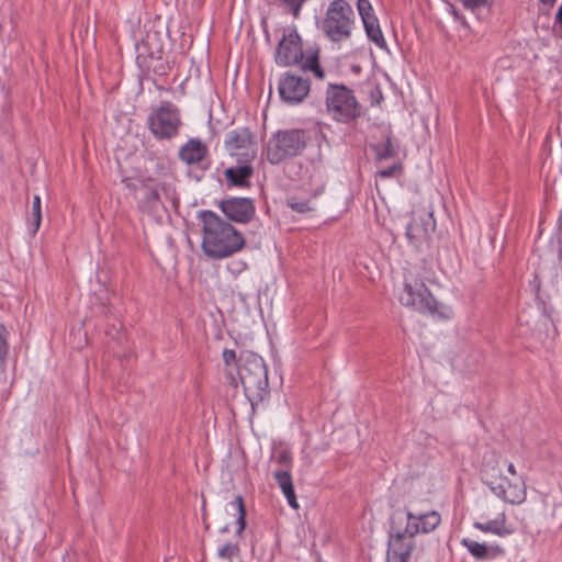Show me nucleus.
Returning <instances> with one entry per match:
<instances>
[{"mask_svg":"<svg viewBox=\"0 0 562 562\" xmlns=\"http://www.w3.org/2000/svg\"><path fill=\"white\" fill-rule=\"evenodd\" d=\"M147 127L157 140H170L176 138L182 126L180 110L171 101H161L149 113Z\"/></svg>","mask_w":562,"mask_h":562,"instance_id":"nucleus-6","label":"nucleus"},{"mask_svg":"<svg viewBox=\"0 0 562 562\" xmlns=\"http://www.w3.org/2000/svg\"><path fill=\"white\" fill-rule=\"evenodd\" d=\"M540 3H542L543 5H547L548 8H552L557 0H539Z\"/></svg>","mask_w":562,"mask_h":562,"instance_id":"nucleus-39","label":"nucleus"},{"mask_svg":"<svg viewBox=\"0 0 562 562\" xmlns=\"http://www.w3.org/2000/svg\"><path fill=\"white\" fill-rule=\"evenodd\" d=\"M42 222V209H41V198L40 195L33 196L32 202V212L31 218L29 223L30 235L34 237L41 227Z\"/></svg>","mask_w":562,"mask_h":562,"instance_id":"nucleus-28","label":"nucleus"},{"mask_svg":"<svg viewBox=\"0 0 562 562\" xmlns=\"http://www.w3.org/2000/svg\"><path fill=\"white\" fill-rule=\"evenodd\" d=\"M8 335L9 331L3 324H0V362L4 363L5 358L9 352V344H8Z\"/></svg>","mask_w":562,"mask_h":562,"instance_id":"nucleus-34","label":"nucleus"},{"mask_svg":"<svg viewBox=\"0 0 562 562\" xmlns=\"http://www.w3.org/2000/svg\"><path fill=\"white\" fill-rule=\"evenodd\" d=\"M138 79L140 82L147 80L150 81L156 89L167 90L164 85L159 83L157 78H166L172 69V63L165 60L161 56L160 59L155 60L154 64H148L146 67H138Z\"/></svg>","mask_w":562,"mask_h":562,"instance_id":"nucleus-20","label":"nucleus"},{"mask_svg":"<svg viewBox=\"0 0 562 562\" xmlns=\"http://www.w3.org/2000/svg\"><path fill=\"white\" fill-rule=\"evenodd\" d=\"M436 229V221L432 212H426L418 218H412L406 225L405 236L408 244L416 250H420L423 245L428 243L431 234Z\"/></svg>","mask_w":562,"mask_h":562,"instance_id":"nucleus-13","label":"nucleus"},{"mask_svg":"<svg viewBox=\"0 0 562 562\" xmlns=\"http://www.w3.org/2000/svg\"><path fill=\"white\" fill-rule=\"evenodd\" d=\"M124 182H126V187L128 189H134V184H132L131 182H127V180H124Z\"/></svg>","mask_w":562,"mask_h":562,"instance_id":"nucleus-43","label":"nucleus"},{"mask_svg":"<svg viewBox=\"0 0 562 562\" xmlns=\"http://www.w3.org/2000/svg\"><path fill=\"white\" fill-rule=\"evenodd\" d=\"M404 171V167L402 162L393 164L392 166H389L386 168L380 169L376 172V176H379L382 179H387L396 176H401Z\"/></svg>","mask_w":562,"mask_h":562,"instance_id":"nucleus-32","label":"nucleus"},{"mask_svg":"<svg viewBox=\"0 0 562 562\" xmlns=\"http://www.w3.org/2000/svg\"><path fill=\"white\" fill-rule=\"evenodd\" d=\"M232 507L237 510V530L236 535L240 536L246 528V507L241 495H237L233 502L229 503Z\"/></svg>","mask_w":562,"mask_h":562,"instance_id":"nucleus-29","label":"nucleus"},{"mask_svg":"<svg viewBox=\"0 0 562 562\" xmlns=\"http://www.w3.org/2000/svg\"><path fill=\"white\" fill-rule=\"evenodd\" d=\"M480 476L495 496L509 504H519V501L522 498L520 487H513L505 492L501 485L504 481L503 469L495 452L484 454Z\"/></svg>","mask_w":562,"mask_h":562,"instance_id":"nucleus-7","label":"nucleus"},{"mask_svg":"<svg viewBox=\"0 0 562 562\" xmlns=\"http://www.w3.org/2000/svg\"><path fill=\"white\" fill-rule=\"evenodd\" d=\"M306 53L303 50L301 35L295 27L284 30L276 49L274 61L282 67L301 65Z\"/></svg>","mask_w":562,"mask_h":562,"instance_id":"nucleus-9","label":"nucleus"},{"mask_svg":"<svg viewBox=\"0 0 562 562\" xmlns=\"http://www.w3.org/2000/svg\"><path fill=\"white\" fill-rule=\"evenodd\" d=\"M372 97H373V98H374V97L376 98V100H375V102H376V103H380V101L383 99V97H382V92H381V91L372 92Z\"/></svg>","mask_w":562,"mask_h":562,"instance_id":"nucleus-40","label":"nucleus"},{"mask_svg":"<svg viewBox=\"0 0 562 562\" xmlns=\"http://www.w3.org/2000/svg\"><path fill=\"white\" fill-rule=\"evenodd\" d=\"M530 285H531L532 290H535V292L538 294V292L540 290V279L538 276L533 277V280L530 281Z\"/></svg>","mask_w":562,"mask_h":562,"instance_id":"nucleus-38","label":"nucleus"},{"mask_svg":"<svg viewBox=\"0 0 562 562\" xmlns=\"http://www.w3.org/2000/svg\"><path fill=\"white\" fill-rule=\"evenodd\" d=\"M325 105L327 113L338 123H353L363 114L353 90L342 83H328Z\"/></svg>","mask_w":562,"mask_h":562,"instance_id":"nucleus-4","label":"nucleus"},{"mask_svg":"<svg viewBox=\"0 0 562 562\" xmlns=\"http://www.w3.org/2000/svg\"><path fill=\"white\" fill-rule=\"evenodd\" d=\"M198 217L202 222L201 248L205 256L220 260L244 248L246 240L243 234L215 212L203 210L199 212Z\"/></svg>","mask_w":562,"mask_h":562,"instance_id":"nucleus-1","label":"nucleus"},{"mask_svg":"<svg viewBox=\"0 0 562 562\" xmlns=\"http://www.w3.org/2000/svg\"><path fill=\"white\" fill-rule=\"evenodd\" d=\"M143 189L145 190V194L137 203L139 211L143 213L154 215L158 213L160 209L166 210L160 198V191H162L173 204L178 202V200L172 196L175 191L171 186L166 182H161L155 188L144 184Z\"/></svg>","mask_w":562,"mask_h":562,"instance_id":"nucleus-18","label":"nucleus"},{"mask_svg":"<svg viewBox=\"0 0 562 562\" xmlns=\"http://www.w3.org/2000/svg\"><path fill=\"white\" fill-rule=\"evenodd\" d=\"M508 472L512 474V475H515L516 474V469H515V465L513 463H509L508 464V468H507Z\"/></svg>","mask_w":562,"mask_h":562,"instance_id":"nucleus-42","label":"nucleus"},{"mask_svg":"<svg viewBox=\"0 0 562 562\" xmlns=\"http://www.w3.org/2000/svg\"><path fill=\"white\" fill-rule=\"evenodd\" d=\"M372 150L375 153V159L378 161L391 159L398 154V143L393 137L392 132H389L385 136V142L383 144L372 145Z\"/></svg>","mask_w":562,"mask_h":562,"instance_id":"nucleus-25","label":"nucleus"},{"mask_svg":"<svg viewBox=\"0 0 562 562\" xmlns=\"http://www.w3.org/2000/svg\"><path fill=\"white\" fill-rule=\"evenodd\" d=\"M372 97H373V98H374V97L376 98V100H375V102H376V103H380V101L383 99V97H382V92H381V91L372 92Z\"/></svg>","mask_w":562,"mask_h":562,"instance_id":"nucleus-41","label":"nucleus"},{"mask_svg":"<svg viewBox=\"0 0 562 562\" xmlns=\"http://www.w3.org/2000/svg\"><path fill=\"white\" fill-rule=\"evenodd\" d=\"M277 462L283 467L284 469H288L290 471L291 463H292V456L289 451L282 450L277 456Z\"/></svg>","mask_w":562,"mask_h":562,"instance_id":"nucleus-36","label":"nucleus"},{"mask_svg":"<svg viewBox=\"0 0 562 562\" xmlns=\"http://www.w3.org/2000/svg\"><path fill=\"white\" fill-rule=\"evenodd\" d=\"M501 485L505 490V492L513 487H520L522 498L519 501V504H521L526 499V488L524 482L513 484L507 480V477L504 476V481L501 483Z\"/></svg>","mask_w":562,"mask_h":562,"instance_id":"nucleus-37","label":"nucleus"},{"mask_svg":"<svg viewBox=\"0 0 562 562\" xmlns=\"http://www.w3.org/2000/svg\"><path fill=\"white\" fill-rule=\"evenodd\" d=\"M312 142L310 130L285 128L278 130L269 138L266 147V159L271 165L301 156Z\"/></svg>","mask_w":562,"mask_h":562,"instance_id":"nucleus-3","label":"nucleus"},{"mask_svg":"<svg viewBox=\"0 0 562 562\" xmlns=\"http://www.w3.org/2000/svg\"><path fill=\"white\" fill-rule=\"evenodd\" d=\"M273 476L283 495L285 496L289 505L292 508L297 509L299 504L290 471L288 469H280L274 472Z\"/></svg>","mask_w":562,"mask_h":562,"instance_id":"nucleus-23","label":"nucleus"},{"mask_svg":"<svg viewBox=\"0 0 562 562\" xmlns=\"http://www.w3.org/2000/svg\"><path fill=\"white\" fill-rule=\"evenodd\" d=\"M207 156L209 148L200 138H190L178 151L179 159L189 166L201 164Z\"/></svg>","mask_w":562,"mask_h":562,"instance_id":"nucleus-21","label":"nucleus"},{"mask_svg":"<svg viewBox=\"0 0 562 562\" xmlns=\"http://www.w3.org/2000/svg\"><path fill=\"white\" fill-rule=\"evenodd\" d=\"M286 205L296 213H307L313 211L314 209L310 206L308 200H299L295 196H290L286 199Z\"/></svg>","mask_w":562,"mask_h":562,"instance_id":"nucleus-30","label":"nucleus"},{"mask_svg":"<svg viewBox=\"0 0 562 562\" xmlns=\"http://www.w3.org/2000/svg\"><path fill=\"white\" fill-rule=\"evenodd\" d=\"M252 159L254 153L243 151L241 158L237 159L240 165L228 167L224 170L227 188L248 189L251 187L250 179L254 175V167L250 162Z\"/></svg>","mask_w":562,"mask_h":562,"instance_id":"nucleus-14","label":"nucleus"},{"mask_svg":"<svg viewBox=\"0 0 562 562\" xmlns=\"http://www.w3.org/2000/svg\"><path fill=\"white\" fill-rule=\"evenodd\" d=\"M461 2L465 9L474 11L482 7L490 5L492 0H461Z\"/></svg>","mask_w":562,"mask_h":562,"instance_id":"nucleus-35","label":"nucleus"},{"mask_svg":"<svg viewBox=\"0 0 562 562\" xmlns=\"http://www.w3.org/2000/svg\"><path fill=\"white\" fill-rule=\"evenodd\" d=\"M136 64L137 67H146L154 64L164 55V42L158 31H148L144 38L136 45Z\"/></svg>","mask_w":562,"mask_h":562,"instance_id":"nucleus-15","label":"nucleus"},{"mask_svg":"<svg viewBox=\"0 0 562 562\" xmlns=\"http://www.w3.org/2000/svg\"><path fill=\"white\" fill-rule=\"evenodd\" d=\"M321 50L318 47L308 48L306 50V57L300 65L303 71H311L315 78L323 80L326 76L324 68L321 65Z\"/></svg>","mask_w":562,"mask_h":562,"instance_id":"nucleus-24","label":"nucleus"},{"mask_svg":"<svg viewBox=\"0 0 562 562\" xmlns=\"http://www.w3.org/2000/svg\"><path fill=\"white\" fill-rule=\"evenodd\" d=\"M396 514L391 517L389 530L386 562H409L415 549L414 537H408L404 528L395 525Z\"/></svg>","mask_w":562,"mask_h":562,"instance_id":"nucleus-10","label":"nucleus"},{"mask_svg":"<svg viewBox=\"0 0 562 562\" xmlns=\"http://www.w3.org/2000/svg\"><path fill=\"white\" fill-rule=\"evenodd\" d=\"M355 23V12L346 0H333L322 21L317 22L319 30L335 43L348 40Z\"/></svg>","mask_w":562,"mask_h":562,"instance_id":"nucleus-5","label":"nucleus"},{"mask_svg":"<svg viewBox=\"0 0 562 562\" xmlns=\"http://www.w3.org/2000/svg\"><path fill=\"white\" fill-rule=\"evenodd\" d=\"M505 515H502L501 519H493L486 522L475 521L473 527L483 532H490L499 537H506L513 533V529L505 525Z\"/></svg>","mask_w":562,"mask_h":562,"instance_id":"nucleus-26","label":"nucleus"},{"mask_svg":"<svg viewBox=\"0 0 562 562\" xmlns=\"http://www.w3.org/2000/svg\"><path fill=\"white\" fill-rule=\"evenodd\" d=\"M311 90L310 79L292 74L284 72L278 82V92L282 102L289 105H295L308 95Z\"/></svg>","mask_w":562,"mask_h":562,"instance_id":"nucleus-11","label":"nucleus"},{"mask_svg":"<svg viewBox=\"0 0 562 562\" xmlns=\"http://www.w3.org/2000/svg\"><path fill=\"white\" fill-rule=\"evenodd\" d=\"M276 3H278L280 7L288 8L289 11L292 13L293 18L297 19L303 3L306 0H273Z\"/></svg>","mask_w":562,"mask_h":562,"instance_id":"nucleus-31","label":"nucleus"},{"mask_svg":"<svg viewBox=\"0 0 562 562\" xmlns=\"http://www.w3.org/2000/svg\"><path fill=\"white\" fill-rule=\"evenodd\" d=\"M239 547L237 543L228 542L221 547L217 551V555L224 560H232L234 557L238 555Z\"/></svg>","mask_w":562,"mask_h":562,"instance_id":"nucleus-33","label":"nucleus"},{"mask_svg":"<svg viewBox=\"0 0 562 562\" xmlns=\"http://www.w3.org/2000/svg\"><path fill=\"white\" fill-rule=\"evenodd\" d=\"M224 145L232 156L241 158L243 151L255 154L256 142L248 127H240L226 133Z\"/></svg>","mask_w":562,"mask_h":562,"instance_id":"nucleus-19","label":"nucleus"},{"mask_svg":"<svg viewBox=\"0 0 562 562\" xmlns=\"http://www.w3.org/2000/svg\"><path fill=\"white\" fill-rule=\"evenodd\" d=\"M406 526L404 532L408 537H414L418 533H429L435 530L441 522V516L436 510L427 513H414L405 507Z\"/></svg>","mask_w":562,"mask_h":562,"instance_id":"nucleus-16","label":"nucleus"},{"mask_svg":"<svg viewBox=\"0 0 562 562\" xmlns=\"http://www.w3.org/2000/svg\"><path fill=\"white\" fill-rule=\"evenodd\" d=\"M217 206L228 221L238 224H248L256 215L255 200L251 198L231 196L222 199Z\"/></svg>","mask_w":562,"mask_h":562,"instance_id":"nucleus-12","label":"nucleus"},{"mask_svg":"<svg viewBox=\"0 0 562 562\" xmlns=\"http://www.w3.org/2000/svg\"><path fill=\"white\" fill-rule=\"evenodd\" d=\"M158 169L165 170L164 165L161 164L160 166H158Z\"/></svg>","mask_w":562,"mask_h":562,"instance_id":"nucleus-45","label":"nucleus"},{"mask_svg":"<svg viewBox=\"0 0 562 562\" xmlns=\"http://www.w3.org/2000/svg\"><path fill=\"white\" fill-rule=\"evenodd\" d=\"M398 301L402 305L413 307L420 313L435 315L438 312L437 300L419 278L405 280Z\"/></svg>","mask_w":562,"mask_h":562,"instance_id":"nucleus-8","label":"nucleus"},{"mask_svg":"<svg viewBox=\"0 0 562 562\" xmlns=\"http://www.w3.org/2000/svg\"><path fill=\"white\" fill-rule=\"evenodd\" d=\"M357 9L362 20L368 38L379 48L386 49L387 44L381 31L379 20L374 14L371 2L369 0H357Z\"/></svg>","mask_w":562,"mask_h":562,"instance_id":"nucleus-17","label":"nucleus"},{"mask_svg":"<svg viewBox=\"0 0 562 562\" xmlns=\"http://www.w3.org/2000/svg\"><path fill=\"white\" fill-rule=\"evenodd\" d=\"M237 373L251 406L258 405L269 396L268 369L262 357L252 351H241Z\"/></svg>","mask_w":562,"mask_h":562,"instance_id":"nucleus-2","label":"nucleus"},{"mask_svg":"<svg viewBox=\"0 0 562 562\" xmlns=\"http://www.w3.org/2000/svg\"><path fill=\"white\" fill-rule=\"evenodd\" d=\"M461 544L468 549L473 558L480 561L492 560L505 553V550L498 544L486 546L470 538H463Z\"/></svg>","mask_w":562,"mask_h":562,"instance_id":"nucleus-22","label":"nucleus"},{"mask_svg":"<svg viewBox=\"0 0 562 562\" xmlns=\"http://www.w3.org/2000/svg\"><path fill=\"white\" fill-rule=\"evenodd\" d=\"M158 169L165 170L164 165L161 164L160 166H158Z\"/></svg>","mask_w":562,"mask_h":562,"instance_id":"nucleus-44","label":"nucleus"},{"mask_svg":"<svg viewBox=\"0 0 562 562\" xmlns=\"http://www.w3.org/2000/svg\"><path fill=\"white\" fill-rule=\"evenodd\" d=\"M222 356H223V361L226 367L229 384L233 385L234 387H237L238 380L234 375L233 369L237 370V366L239 363V356H237L236 351L233 349H224Z\"/></svg>","mask_w":562,"mask_h":562,"instance_id":"nucleus-27","label":"nucleus"}]
</instances>
